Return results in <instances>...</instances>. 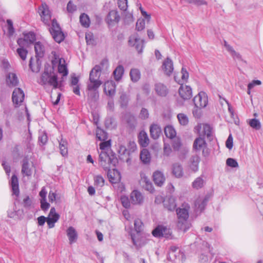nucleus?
I'll return each instance as SVG.
<instances>
[{"label": "nucleus", "mask_w": 263, "mask_h": 263, "mask_svg": "<svg viewBox=\"0 0 263 263\" xmlns=\"http://www.w3.org/2000/svg\"><path fill=\"white\" fill-rule=\"evenodd\" d=\"M38 83L45 88L51 87L53 89L61 88L63 85L62 80H58L54 68L49 64L45 65L44 71L39 79Z\"/></svg>", "instance_id": "1"}, {"label": "nucleus", "mask_w": 263, "mask_h": 263, "mask_svg": "<svg viewBox=\"0 0 263 263\" xmlns=\"http://www.w3.org/2000/svg\"><path fill=\"white\" fill-rule=\"evenodd\" d=\"M190 206L188 204H183L182 206L176 210L178 221L177 224V228L184 232L187 231L191 224L187 219L189 216V211Z\"/></svg>", "instance_id": "2"}, {"label": "nucleus", "mask_w": 263, "mask_h": 263, "mask_svg": "<svg viewBox=\"0 0 263 263\" xmlns=\"http://www.w3.org/2000/svg\"><path fill=\"white\" fill-rule=\"evenodd\" d=\"M52 55V64L54 68L57 64H58V72L62 75V77L60 80L64 81V78L68 75V70L66 64L65 60L62 58H60L59 53L55 51H53L51 52Z\"/></svg>", "instance_id": "3"}, {"label": "nucleus", "mask_w": 263, "mask_h": 263, "mask_svg": "<svg viewBox=\"0 0 263 263\" xmlns=\"http://www.w3.org/2000/svg\"><path fill=\"white\" fill-rule=\"evenodd\" d=\"M117 159L111 153L100 152L99 155V164L105 170H109L116 165Z\"/></svg>", "instance_id": "4"}, {"label": "nucleus", "mask_w": 263, "mask_h": 263, "mask_svg": "<svg viewBox=\"0 0 263 263\" xmlns=\"http://www.w3.org/2000/svg\"><path fill=\"white\" fill-rule=\"evenodd\" d=\"M102 84V82L99 80H93L91 76L89 77V80L87 84V88L88 90V96L92 101H96L99 97L98 88Z\"/></svg>", "instance_id": "5"}, {"label": "nucleus", "mask_w": 263, "mask_h": 263, "mask_svg": "<svg viewBox=\"0 0 263 263\" xmlns=\"http://www.w3.org/2000/svg\"><path fill=\"white\" fill-rule=\"evenodd\" d=\"M193 148L196 152L202 151V155L204 157H208L210 153V151L208 148L205 140L199 136L194 140Z\"/></svg>", "instance_id": "6"}, {"label": "nucleus", "mask_w": 263, "mask_h": 263, "mask_svg": "<svg viewBox=\"0 0 263 263\" xmlns=\"http://www.w3.org/2000/svg\"><path fill=\"white\" fill-rule=\"evenodd\" d=\"M49 31L53 39L57 43H60L64 40L65 38L64 33L55 20H52L51 27L50 28Z\"/></svg>", "instance_id": "7"}, {"label": "nucleus", "mask_w": 263, "mask_h": 263, "mask_svg": "<svg viewBox=\"0 0 263 263\" xmlns=\"http://www.w3.org/2000/svg\"><path fill=\"white\" fill-rule=\"evenodd\" d=\"M194 130L199 137H206L210 140L211 139L212 128L209 124L199 123L195 127Z\"/></svg>", "instance_id": "8"}, {"label": "nucleus", "mask_w": 263, "mask_h": 263, "mask_svg": "<svg viewBox=\"0 0 263 263\" xmlns=\"http://www.w3.org/2000/svg\"><path fill=\"white\" fill-rule=\"evenodd\" d=\"M128 44L130 46L135 47L139 53L142 52L144 47V41L140 39L137 33H135L130 36Z\"/></svg>", "instance_id": "9"}, {"label": "nucleus", "mask_w": 263, "mask_h": 263, "mask_svg": "<svg viewBox=\"0 0 263 263\" xmlns=\"http://www.w3.org/2000/svg\"><path fill=\"white\" fill-rule=\"evenodd\" d=\"M193 102L196 108H204L208 104V96L205 92L201 91L194 98Z\"/></svg>", "instance_id": "10"}, {"label": "nucleus", "mask_w": 263, "mask_h": 263, "mask_svg": "<svg viewBox=\"0 0 263 263\" xmlns=\"http://www.w3.org/2000/svg\"><path fill=\"white\" fill-rule=\"evenodd\" d=\"M152 234L154 236L157 237H164L169 238L172 234L170 229L163 226H158L153 231Z\"/></svg>", "instance_id": "11"}, {"label": "nucleus", "mask_w": 263, "mask_h": 263, "mask_svg": "<svg viewBox=\"0 0 263 263\" xmlns=\"http://www.w3.org/2000/svg\"><path fill=\"white\" fill-rule=\"evenodd\" d=\"M25 94L22 89L20 88H15L13 91L12 99L13 103L16 106L21 105L24 100Z\"/></svg>", "instance_id": "12"}, {"label": "nucleus", "mask_w": 263, "mask_h": 263, "mask_svg": "<svg viewBox=\"0 0 263 263\" xmlns=\"http://www.w3.org/2000/svg\"><path fill=\"white\" fill-rule=\"evenodd\" d=\"M39 12L42 21L47 24L50 20L51 15L48 7L45 3H42L41 6L39 8Z\"/></svg>", "instance_id": "13"}, {"label": "nucleus", "mask_w": 263, "mask_h": 263, "mask_svg": "<svg viewBox=\"0 0 263 263\" xmlns=\"http://www.w3.org/2000/svg\"><path fill=\"white\" fill-rule=\"evenodd\" d=\"M120 18L118 11L113 10L109 11L105 18V21L109 26H113L119 22Z\"/></svg>", "instance_id": "14"}, {"label": "nucleus", "mask_w": 263, "mask_h": 263, "mask_svg": "<svg viewBox=\"0 0 263 263\" xmlns=\"http://www.w3.org/2000/svg\"><path fill=\"white\" fill-rule=\"evenodd\" d=\"M178 92L180 97L184 100L190 99L192 96V88L187 85H181Z\"/></svg>", "instance_id": "15"}, {"label": "nucleus", "mask_w": 263, "mask_h": 263, "mask_svg": "<svg viewBox=\"0 0 263 263\" xmlns=\"http://www.w3.org/2000/svg\"><path fill=\"white\" fill-rule=\"evenodd\" d=\"M104 91L109 97H113L116 92V84L114 81L108 80L105 82Z\"/></svg>", "instance_id": "16"}, {"label": "nucleus", "mask_w": 263, "mask_h": 263, "mask_svg": "<svg viewBox=\"0 0 263 263\" xmlns=\"http://www.w3.org/2000/svg\"><path fill=\"white\" fill-rule=\"evenodd\" d=\"M162 69L163 72L167 76H170L174 70L172 61L168 58H166L163 62Z\"/></svg>", "instance_id": "17"}, {"label": "nucleus", "mask_w": 263, "mask_h": 263, "mask_svg": "<svg viewBox=\"0 0 263 263\" xmlns=\"http://www.w3.org/2000/svg\"><path fill=\"white\" fill-rule=\"evenodd\" d=\"M6 84L9 87H14L18 84L19 80L16 74L13 72H9L6 76Z\"/></svg>", "instance_id": "18"}, {"label": "nucleus", "mask_w": 263, "mask_h": 263, "mask_svg": "<svg viewBox=\"0 0 263 263\" xmlns=\"http://www.w3.org/2000/svg\"><path fill=\"white\" fill-rule=\"evenodd\" d=\"M66 234L70 245L76 242L78 239V233L73 227H69L66 230Z\"/></svg>", "instance_id": "19"}, {"label": "nucleus", "mask_w": 263, "mask_h": 263, "mask_svg": "<svg viewBox=\"0 0 263 263\" xmlns=\"http://www.w3.org/2000/svg\"><path fill=\"white\" fill-rule=\"evenodd\" d=\"M108 177L109 179V181L112 183H116L119 182L121 180V175L119 172L115 169H112L110 171V169L108 170Z\"/></svg>", "instance_id": "20"}, {"label": "nucleus", "mask_w": 263, "mask_h": 263, "mask_svg": "<svg viewBox=\"0 0 263 263\" xmlns=\"http://www.w3.org/2000/svg\"><path fill=\"white\" fill-rule=\"evenodd\" d=\"M153 180L156 185L161 186L164 184L165 178L161 172L157 171L153 174Z\"/></svg>", "instance_id": "21"}, {"label": "nucleus", "mask_w": 263, "mask_h": 263, "mask_svg": "<svg viewBox=\"0 0 263 263\" xmlns=\"http://www.w3.org/2000/svg\"><path fill=\"white\" fill-rule=\"evenodd\" d=\"M130 200L132 203L139 204L142 203L143 197L140 192L135 190L130 194Z\"/></svg>", "instance_id": "22"}, {"label": "nucleus", "mask_w": 263, "mask_h": 263, "mask_svg": "<svg viewBox=\"0 0 263 263\" xmlns=\"http://www.w3.org/2000/svg\"><path fill=\"white\" fill-rule=\"evenodd\" d=\"M155 90L156 93L161 97L166 96L168 92L167 87L161 83H158L155 84Z\"/></svg>", "instance_id": "23"}, {"label": "nucleus", "mask_w": 263, "mask_h": 263, "mask_svg": "<svg viewBox=\"0 0 263 263\" xmlns=\"http://www.w3.org/2000/svg\"><path fill=\"white\" fill-rule=\"evenodd\" d=\"M161 128L156 124H153L150 127V134L151 137L154 139H158L161 134Z\"/></svg>", "instance_id": "24"}, {"label": "nucleus", "mask_w": 263, "mask_h": 263, "mask_svg": "<svg viewBox=\"0 0 263 263\" xmlns=\"http://www.w3.org/2000/svg\"><path fill=\"white\" fill-rule=\"evenodd\" d=\"M138 141L140 145L143 147H146L149 144V138L147 134L144 131H141L138 136Z\"/></svg>", "instance_id": "25"}, {"label": "nucleus", "mask_w": 263, "mask_h": 263, "mask_svg": "<svg viewBox=\"0 0 263 263\" xmlns=\"http://www.w3.org/2000/svg\"><path fill=\"white\" fill-rule=\"evenodd\" d=\"M172 173L177 178H181L183 176V168L180 163H175L173 164Z\"/></svg>", "instance_id": "26"}, {"label": "nucleus", "mask_w": 263, "mask_h": 263, "mask_svg": "<svg viewBox=\"0 0 263 263\" xmlns=\"http://www.w3.org/2000/svg\"><path fill=\"white\" fill-rule=\"evenodd\" d=\"M207 202L205 198L199 197L195 202V207L197 212H201L204 210Z\"/></svg>", "instance_id": "27"}, {"label": "nucleus", "mask_w": 263, "mask_h": 263, "mask_svg": "<svg viewBox=\"0 0 263 263\" xmlns=\"http://www.w3.org/2000/svg\"><path fill=\"white\" fill-rule=\"evenodd\" d=\"M200 162V158L198 156H193L190 160V168L194 172L198 170V164Z\"/></svg>", "instance_id": "28"}, {"label": "nucleus", "mask_w": 263, "mask_h": 263, "mask_svg": "<svg viewBox=\"0 0 263 263\" xmlns=\"http://www.w3.org/2000/svg\"><path fill=\"white\" fill-rule=\"evenodd\" d=\"M164 207L168 211H174L176 207L175 200L173 197H169L165 199L163 201Z\"/></svg>", "instance_id": "29"}, {"label": "nucleus", "mask_w": 263, "mask_h": 263, "mask_svg": "<svg viewBox=\"0 0 263 263\" xmlns=\"http://www.w3.org/2000/svg\"><path fill=\"white\" fill-rule=\"evenodd\" d=\"M11 185L13 193L16 196H18L20 193L18 187V181L16 175H13L11 179Z\"/></svg>", "instance_id": "30"}, {"label": "nucleus", "mask_w": 263, "mask_h": 263, "mask_svg": "<svg viewBox=\"0 0 263 263\" xmlns=\"http://www.w3.org/2000/svg\"><path fill=\"white\" fill-rule=\"evenodd\" d=\"M205 183V181L203 178V176L201 175L194 180L192 182V185L194 189L198 190L202 188L204 186Z\"/></svg>", "instance_id": "31"}, {"label": "nucleus", "mask_w": 263, "mask_h": 263, "mask_svg": "<svg viewBox=\"0 0 263 263\" xmlns=\"http://www.w3.org/2000/svg\"><path fill=\"white\" fill-rule=\"evenodd\" d=\"M34 49L36 53V57L41 58L44 55L45 48L42 44L37 42L34 45Z\"/></svg>", "instance_id": "32"}, {"label": "nucleus", "mask_w": 263, "mask_h": 263, "mask_svg": "<svg viewBox=\"0 0 263 263\" xmlns=\"http://www.w3.org/2000/svg\"><path fill=\"white\" fill-rule=\"evenodd\" d=\"M101 71V66L100 65H96L90 71L89 77L91 76L93 80H99Z\"/></svg>", "instance_id": "33"}, {"label": "nucleus", "mask_w": 263, "mask_h": 263, "mask_svg": "<svg viewBox=\"0 0 263 263\" xmlns=\"http://www.w3.org/2000/svg\"><path fill=\"white\" fill-rule=\"evenodd\" d=\"M172 146L175 151H179L182 149L183 151L185 153L189 152V149L187 147H183L182 148V144L179 139L177 138L174 139L173 142Z\"/></svg>", "instance_id": "34"}, {"label": "nucleus", "mask_w": 263, "mask_h": 263, "mask_svg": "<svg viewBox=\"0 0 263 263\" xmlns=\"http://www.w3.org/2000/svg\"><path fill=\"white\" fill-rule=\"evenodd\" d=\"M124 73V68L122 66L119 65L115 69L113 72L114 78L116 81H119L122 77Z\"/></svg>", "instance_id": "35"}, {"label": "nucleus", "mask_w": 263, "mask_h": 263, "mask_svg": "<svg viewBox=\"0 0 263 263\" xmlns=\"http://www.w3.org/2000/svg\"><path fill=\"white\" fill-rule=\"evenodd\" d=\"M22 173L23 175L30 176L32 174L31 169L29 167V163L27 159H24L23 162Z\"/></svg>", "instance_id": "36"}, {"label": "nucleus", "mask_w": 263, "mask_h": 263, "mask_svg": "<svg viewBox=\"0 0 263 263\" xmlns=\"http://www.w3.org/2000/svg\"><path fill=\"white\" fill-rule=\"evenodd\" d=\"M140 159L141 161L145 164L148 163L151 161V155L149 152L146 149H143L141 152Z\"/></svg>", "instance_id": "37"}, {"label": "nucleus", "mask_w": 263, "mask_h": 263, "mask_svg": "<svg viewBox=\"0 0 263 263\" xmlns=\"http://www.w3.org/2000/svg\"><path fill=\"white\" fill-rule=\"evenodd\" d=\"M59 148L61 154L64 157L66 156L68 154L67 141L61 139L59 142Z\"/></svg>", "instance_id": "38"}, {"label": "nucleus", "mask_w": 263, "mask_h": 263, "mask_svg": "<svg viewBox=\"0 0 263 263\" xmlns=\"http://www.w3.org/2000/svg\"><path fill=\"white\" fill-rule=\"evenodd\" d=\"M164 133L166 136L170 139L174 138L176 135L174 128L171 125L167 126L165 127Z\"/></svg>", "instance_id": "39"}, {"label": "nucleus", "mask_w": 263, "mask_h": 263, "mask_svg": "<svg viewBox=\"0 0 263 263\" xmlns=\"http://www.w3.org/2000/svg\"><path fill=\"white\" fill-rule=\"evenodd\" d=\"M80 22L82 26L88 28L90 25V20L88 16L85 13L82 14L80 16Z\"/></svg>", "instance_id": "40"}, {"label": "nucleus", "mask_w": 263, "mask_h": 263, "mask_svg": "<svg viewBox=\"0 0 263 263\" xmlns=\"http://www.w3.org/2000/svg\"><path fill=\"white\" fill-rule=\"evenodd\" d=\"M224 46L226 48V49L234 59L238 60H240L241 59V56L239 53L236 52L232 47L226 43L225 44Z\"/></svg>", "instance_id": "41"}, {"label": "nucleus", "mask_w": 263, "mask_h": 263, "mask_svg": "<svg viewBox=\"0 0 263 263\" xmlns=\"http://www.w3.org/2000/svg\"><path fill=\"white\" fill-rule=\"evenodd\" d=\"M94 184L98 187H101L104 185L105 180L101 175H96L93 178Z\"/></svg>", "instance_id": "42"}, {"label": "nucleus", "mask_w": 263, "mask_h": 263, "mask_svg": "<svg viewBox=\"0 0 263 263\" xmlns=\"http://www.w3.org/2000/svg\"><path fill=\"white\" fill-rule=\"evenodd\" d=\"M96 137L100 141H105L107 138V133L101 128H97Z\"/></svg>", "instance_id": "43"}, {"label": "nucleus", "mask_w": 263, "mask_h": 263, "mask_svg": "<svg viewBox=\"0 0 263 263\" xmlns=\"http://www.w3.org/2000/svg\"><path fill=\"white\" fill-rule=\"evenodd\" d=\"M131 237L134 244L137 247H141L147 242V240L143 237H141L140 239H136L133 235H131Z\"/></svg>", "instance_id": "44"}, {"label": "nucleus", "mask_w": 263, "mask_h": 263, "mask_svg": "<svg viewBox=\"0 0 263 263\" xmlns=\"http://www.w3.org/2000/svg\"><path fill=\"white\" fill-rule=\"evenodd\" d=\"M130 76L131 80L133 82L138 81L140 78V71L137 69H132L130 71Z\"/></svg>", "instance_id": "45"}, {"label": "nucleus", "mask_w": 263, "mask_h": 263, "mask_svg": "<svg viewBox=\"0 0 263 263\" xmlns=\"http://www.w3.org/2000/svg\"><path fill=\"white\" fill-rule=\"evenodd\" d=\"M248 124L252 128L256 130H259L261 128V123L260 121L256 119H252L249 120Z\"/></svg>", "instance_id": "46"}, {"label": "nucleus", "mask_w": 263, "mask_h": 263, "mask_svg": "<svg viewBox=\"0 0 263 263\" xmlns=\"http://www.w3.org/2000/svg\"><path fill=\"white\" fill-rule=\"evenodd\" d=\"M177 118L179 123L183 126L186 125L189 123L187 116L184 114L180 113L177 115Z\"/></svg>", "instance_id": "47"}, {"label": "nucleus", "mask_w": 263, "mask_h": 263, "mask_svg": "<svg viewBox=\"0 0 263 263\" xmlns=\"http://www.w3.org/2000/svg\"><path fill=\"white\" fill-rule=\"evenodd\" d=\"M110 147V141H106L101 142L100 144V149L101 152H107L109 153V150Z\"/></svg>", "instance_id": "48"}, {"label": "nucleus", "mask_w": 263, "mask_h": 263, "mask_svg": "<svg viewBox=\"0 0 263 263\" xmlns=\"http://www.w3.org/2000/svg\"><path fill=\"white\" fill-rule=\"evenodd\" d=\"M24 38L29 44L33 43L35 40V35L33 32H29L24 34Z\"/></svg>", "instance_id": "49"}, {"label": "nucleus", "mask_w": 263, "mask_h": 263, "mask_svg": "<svg viewBox=\"0 0 263 263\" xmlns=\"http://www.w3.org/2000/svg\"><path fill=\"white\" fill-rule=\"evenodd\" d=\"M16 52L22 60L25 61L26 60L28 53V51L26 49L23 48H18L17 49Z\"/></svg>", "instance_id": "50"}, {"label": "nucleus", "mask_w": 263, "mask_h": 263, "mask_svg": "<svg viewBox=\"0 0 263 263\" xmlns=\"http://www.w3.org/2000/svg\"><path fill=\"white\" fill-rule=\"evenodd\" d=\"M143 223L139 219H136L134 221V228L137 233H140L142 229Z\"/></svg>", "instance_id": "51"}, {"label": "nucleus", "mask_w": 263, "mask_h": 263, "mask_svg": "<svg viewBox=\"0 0 263 263\" xmlns=\"http://www.w3.org/2000/svg\"><path fill=\"white\" fill-rule=\"evenodd\" d=\"M181 1L190 3V4H194L195 5L198 6L201 5H207V2L204 0H181Z\"/></svg>", "instance_id": "52"}, {"label": "nucleus", "mask_w": 263, "mask_h": 263, "mask_svg": "<svg viewBox=\"0 0 263 263\" xmlns=\"http://www.w3.org/2000/svg\"><path fill=\"white\" fill-rule=\"evenodd\" d=\"M48 217L59 220L60 218V215L56 212L55 209L54 208H52L50 210Z\"/></svg>", "instance_id": "53"}, {"label": "nucleus", "mask_w": 263, "mask_h": 263, "mask_svg": "<svg viewBox=\"0 0 263 263\" xmlns=\"http://www.w3.org/2000/svg\"><path fill=\"white\" fill-rule=\"evenodd\" d=\"M145 23L143 18H139L136 23V29L141 31L145 28Z\"/></svg>", "instance_id": "54"}, {"label": "nucleus", "mask_w": 263, "mask_h": 263, "mask_svg": "<svg viewBox=\"0 0 263 263\" xmlns=\"http://www.w3.org/2000/svg\"><path fill=\"white\" fill-rule=\"evenodd\" d=\"M140 178H141L139 181V182L141 185H143L144 184L147 183L148 182L151 181L148 177L143 172L140 173Z\"/></svg>", "instance_id": "55"}, {"label": "nucleus", "mask_w": 263, "mask_h": 263, "mask_svg": "<svg viewBox=\"0 0 263 263\" xmlns=\"http://www.w3.org/2000/svg\"><path fill=\"white\" fill-rule=\"evenodd\" d=\"M118 5L121 10L125 11L127 8V0H118Z\"/></svg>", "instance_id": "56"}, {"label": "nucleus", "mask_w": 263, "mask_h": 263, "mask_svg": "<svg viewBox=\"0 0 263 263\" xmlns=\"http://www.w3.org/2000/svg\"><path fill=\"white\" fill-rule=\"evenodd\" d=\"M226 164L228 166H230L231 167H237L238 166V164L237 162L233 158H228L226 161Z\"/></svg>", "instance_id": "57"}, {"label": "nucleus", "mask_w": 263, "mask_h": 263, "mask_svg": "<svg viewBox=\"0 0 263 263\" xmlns=\"http://www.w3.org/2000/svg\"><path fill=\"white\" fill-rule=\"evenodd\" d=\"M181 74V81H182V82H186L189 78V73L185 68H184V67L182 68Z\"/></svg>", "instance_id": "58"}, {"label": "nucleus", "mask_w": 263, "mask_h": 263, "mask_svg": "<svg viewBox=\"0 0 263 263\" xmlns=\"http://www.w3.org/2000/svg\"><path fill=\"white\" fill-rule=\"evenodd\" d=\"M139 117L141 119L143 120H145L147 119L149 117L148 111L147 109L145 108H142L141 110Z\"/></svg>", "instance_id": "59"}, {"label": "nucleus", "mask_w": 263, "mask_h": 263, "mask_svg": "<svg viewBox=\"0 0 263 263\" xmlns=\"http://www.w3.org/2000/svg\"><path fill=\"white\" fill-rule=\"evenodd\" d=\"M17 43L19 45L20 48H25V47H27L29 45V43L27 42L25 38L18 39L17 41Z\"/></svg>", "instance_id": "60"}, {"label": "nucleus", "mask_w": 263, "mask_h": 263, "mask_svg": "<svg viewBox=\"0 0 263 263\" xmlns=\"http://www.w3.org/2000/svg\"><path fill=\"white\" fill-rule=\"evenodd\" d=\"M121 202L124 208H128L130 206V201L127 197L122 196L121 197Z\"/></svg>", "instance_id": "61"}, {"label": "nucleus", "mask_w": 263, "mask_h": 263, "mask_svg": "<svg viewBox=\"0 0 263 263\" xmlns=\"http://www.w3.org/2000/svg\"><path fill=\"white\" fill-rule=\"evenodd\" d=\"M226 147L229 149H231L233 146V137L232 135H230L226 142Z\"/></svg>", "instance_id": "62"}, {"label": "nucleus", "mask_w": 263, "mask_h": 263, "mask_svg": "<svg viewBox=\"0 0 263 263\" xmlns=\"http://www.w3.org/2000/svg\"><path fill=\"white\" fill-rule=\"evenodd\" d=\"M137 149V145L135 142L130 141L128 143V147L127 148L129 155L130 153L134 152Z\"/></svg>", "instance_id": "63"}, {"label": "nucleus", "mask_w": 263, "mask_h": 263, "mask_svg": "<svg viewBox=\"0 0 263 263\" xmlns=\"http://www.w3.org/2000/svg\"><path fill=\"white\" fill-rule=\"evenodd\" d=\"M85 39L88 44H92L93 43V37L92 33L90 32L86 33Z\"/></svg>", "instance_id": "64"}]
</instances>
